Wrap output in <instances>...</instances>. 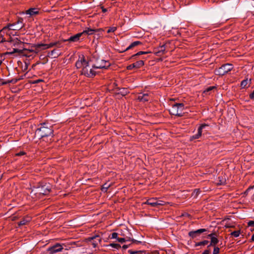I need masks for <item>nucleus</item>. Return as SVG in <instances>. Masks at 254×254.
I'll return each mask as SVG.
<instances>
[{
	"label": "nucleus",
	"mask_w": 254,
	"mask_h": 254,
	"mask_svg": "<svg viewBox=\"0 0 254 254\" xmlns=\"http://www.w3.org/2000/svg\"><path fill=\"white\" fill-rule=\"evenodd\" d=\"M110 66V63L107 61L103 59L97 60L96 63L94 65V67L95 68H107Z\"/></svg>",
	"instance_id": "nucleus-6"
},
{
	"label": "nucleus",
	"mask_w": 254,
	"mask_h": 254,
	"mask_svg": "<svg viewBox=\"0 0 254 254\" xmlns=\"http://www.w3.org/2000/svg\"><path fill=\"white\" fill-rule=\"evenodd\" d=\"M91 239L92 240V245L94 248L96 247L98 244L101 241V239L98 236L92 237Z\"/></svg>",
	"instance_id": "nucleus-15"
},
{
	"label": "nucleus",
	"mask_w": 254,
	"mask_h": 254,
	"mask_svg": "<svg viewBox=\"0 0 254 254\" xmlns=\"http://www.w3.org/2000/svg\"><path fill=\"white\" fill-rule=\"evenodd\" d=\"M206 126L205 125H202L200 126L198 129L197 133L192 136V138L197 139L200 137L202 134V129Z\"/></svg>",
	"instance_id": "nucleus-16"
},
{
	"label": "nucleus",
	"mask_w": 254,
	"mask_h": 254,
	"mask_svg": "<svg viewBox=\"0 0 254 254\" xmlns=\"http://www.w3.org/2000/svg\"><path fill=\"white\" fill-rule=\"evenodd\" d=\"M145 203L151 205V206H156V198H152L146 201Z\"/></svg>",
	"instance_id": "nucleus-22"
},
{
	"label": "nucleus",
	"mask_w": 254,
	"mask_h": 254,
	"mask_svg": "<svg viewBox=\"0 0 254 254\" xmlns=\"http://www.w3.org/2000/svg\"><path fill=\"white\" fill-rule=\"evenodd\" d=\"M8 25L9 29L12 30H18L23 27L24 24L23 23V20L22 19H19L16 23L8 24Z\"/></svg>",
	"instance_id": "nucleus-9"
},
{
	"label": "nucleus",
	"mask_w": 254,
	"mask_h": 254,
	"mask_svg": "<svg viewBox=\"0 0 254 254\" xmlns=\"http://www.w3.org/2000/svg\"><path fill=\"white\" fill-rule=\"evenodd\" d=\"M250 81H251V80H248V79H246V80H243L241 82V84L242 87L245 88L248 85L249 86V85L250 84Z\"/></svg>",
	"instance_id": "nucleus-24"
},
{
	"label": "nucleus",
	"mask_w": 254,
	"mask_h": 254,
	"mask_svg": "<svg viewBox=\"0 0 254 254\" xmlns=\"http://www.w3.org/2000/svg\"><path fill=\"white\" fill-rule=\"evenodd\" d=\"M119 235V233H113L112 234L111 238L112 239H116L118 240V238H119L118 236Z\"/></svg>",
	"instance_id": "nucleus-35"
},
{
	"label": "nucleus",
	"mask_w": 254,
	"mask_h": 254,
	"mask_svg": "<svg viewBox=\"0 0 254 254\" xmlns=\"http://www.w3.org/2000/svg\"><path fill=\"white\" fill-rule=\"evenodd\" d=\"M165 49H166V48H165V45H163L158 48V51L156 52V53L157 54H160V53L164 54L165 53Z\"/></svg>",
	"instance_id": "nucleus-26"
},
{
	"label": "nucleus",
	"mask_w": 254,
	"mask_h": 254,
	"mask_svg": "<svg viewBox=\"0 0 254 254\" xmlns=\"http://www.w3.org/2000/svg\"><path fill=\"white\" fill-rule=\"evenodd\" d=\"M144 65V62L142 60L136 62L133 64H130L127 66V69L128 70L131 69L133 68H139Z\"/></svg>",
	"instance_id": "nucleus-11"
},
{
	"label": "nucleus",
	"mask_w": 254,
	"mask_h": 254,
	"mask_svg": "<svg viewBox=\"0 0 254 254\" xmlns=\"http://www.w3.org/2000/svg\"><path fill=\"white\" fill-rule=\"evenodd\" d=\"M9 27L8 25L4 27L0 31V41L1 42H3L6 41L5 39L4 38V35H10Z\"/></svg>",
	"instance_id": "nucleus-10"
},
{
	"label": "nucleus",
	"mask_w": 254,
	"mask_h": 254,
	"mask_svg": "<svg viewBox=\"0 0 254 254\" xmlns=\"http://www.w3.org/2000/svg\"><path fill=\"white\" fill-rule=\"evenodd\" d=\"M86 68V70H87V72H88V74H84L85 75L87 76H88V77H91V76H93L94 75H95V71H94V69L95 68L94 67V66H92V67H91L89 64L88 65V68Z\"/></svg>",
	"instance_id": "nucleus-14"
},
{
	"label": "nucleus",
	"mask_w": 254,
	"mask_h": 254,
	"mask_svg": "<svg viewBox=\"0 0 254 254\" xmlns=\"http://www.w3.org/2000/svg\"><path fill=\"white\" fill-rule=\"evenodd\" d=\"M128 248L127 246V245H124L123 246V248L124 249H126Z\"/></svg>",
	"instance_id": "nucleus-47"
},
{
	"label": "nucleus",
	"mask_w": 254,
	"mask_h": 254,
	"mask_svg": "<svg viewBox=\"0 0 254 254\" xmlns=\"http://www.w3.org/2000/svg\"><path fill=\"white\" fill-rule=\"evenodd\" d=\"M138 100L141 102H145L149 100L147 94L140 93L138 96Z\"/></svg>",
	"instance_id": "nucleus-18"
},
{
	"label": "nucleus",
	"mask_w": 254,
	"mask_h": 254,
	"mask_svg": "<svg viewBox=\"0 0 254 254\" xmlns=\"http://www.w3.org/2000/svg\"><path fill=\"white\" fill-rule=\"evenodd\" d=\"M250 96L251 99H254V91L250 95Z\"/></svg>",
	"instance_id": "nucleus-44"
},
{
	"label": "nucleus",
	"mask_w": 254,
	"mask_h": 254,
	"mask_svg": "<svg viewBox=\"0 0 254 254\" xmlns=\"http://www.w3.org/2000/svg\"><path fill=\"white\" fill-rule=\"evenodd\" d=\"M14 53L22 54V50L18 49H13L11 52H8V54L11 55Z\"/></svg>",
	"instance_id": "nucleus-27"
},
{
	"label": "nucleus",
	"mask_w": 254,
	"mask_h": 254,
	"mask_svg": "<svg viewBox=\"0 0 254 254\" xmlns=\"http://www.w3.org/2000/svg\"><path fill=\"white\" fill-rule=\"evenodd\" d=\"M51 189V185L49 184H46L33 189L30 192V195L33 199H36L40 198L43 195L48 194L50 192Z\"/></svg>",
	"instance_id": "nucleus-1"
},
{
	"label": "nucleus",
	"mask_w": 254,
	"mask_h": 254,
	"mask_svg": "<svg viewBox=\"0 0 254 254\" xmlns=\"http://www.w3.org/2000/svg\"><path fill=\"white\" fill-rule=\"evenodd\" d=\"M38 10L35 8H31L26 11L25 13L30 16H33L38 13Z\"/></svg>",
	"instance_id": "nucleus-17"
},
{
	"label": "nucleus",
	"mask_w": 254,
	"mask_h": 254,
	"mask_svg": "<svg viewBox=\"0 0 254 254\" xmlns=\"http://www.w3.org/2000/svg\"><path fill=\"white\" fill-rule=\"evenodd\" d=\"M107 247H111L112 248H114L116 249H119L120 248H121V246L119 244H110L109 245H107Z\"/></svg>",
	"instance_id": "nucleus-30"
},
{
	"label": "nucleus",
	"mask_w": 254,
	"mask_h": 254,
	"mask_svg": "<svg viewBox=\"0 0 254 254\" xmlns=\"http://www.w3.org/2000/svg\"><path fill=\"white\" fill-rule=\"evenodd\" d=\"M52 133L53 130L52 128L42 126L36 130L35 134L38 138H41L50 135Z\"/></svg>",
	"instance_id": "nucleus-3"
},
{
	"label": "nucleus",
	"mask_w": 254,
	"mask_h": 254,
	"mask_svg": "<svg viewBox=\"0 0 254 254\" xmlns=\"http://www.w3.org/2000/svg\"><path fill=\"white\" fill-rule=\"evenodd\" d=\"M207 243H208V241H203V242H200V243L198 244V245H204L207 244Z\"/></svg>",
	"instance_id": "nucleus-42"
},
{
	"label": "nucleus",
	"mask_w": 254,
	"mask_h": 254,
	"mask_svg": "<svg viewBox=\"0 0 254 254\" xmlns=\"http://www.w3.org/2000/svg\"><path fill=\"white\" fill-rule=\"evenodd\" d=\"M62 246L59 244L56 245L49 249L50 253L54 254L59 252H61L63 250Z\"/></svg>",
	"instance_id": "nucleus-12"
},
{
	"label": "nucleus",
	"mask_w": 254,
	"mask_h": 254,
	"mask_svg": "<svg viewBox=\"0 0 254 254\" xmlns=\"http://www.w3.org/2000/svg\"><path fill=\"white\" fill-rule=\"evenodd\" d=\"M139 252H140L139 251H131V250L128 251V253L130 254H136L139 253Z\"/></svg>",
	"instance_id": "nucleus-40"
},
{
	"label": "nucleus",
	"mask_w": 254,
	"mask_h": 254,
	"mask_svg": "<svg viewBox=\"0 0 254 254\" xmlns=\"http://www.w3.org/2000/svg\"><path fill=\"white\" fill-rule=\"evenodd\" d=\"M249 226H252L254 227V221H251L248 222Z\"/></svg>",
	"instance_id": "nucleus-41"
},
{
	"label": "nucleus",
	"mask_w": 254,
	"mask_h": 254,
	"mask_svg": "<svg viewBox=\"0 0 254 254\" xmlns=\"http://www.w3.org/2000/svg\"><path fill=\"white\" fill-rule=\"evenodd\" d=\"M251 240L252 241H254V235H253L251 238Z\"/></svg>",
	"instance_id": "nucleus-49"
},
{
	"label": "nucleus",
	"mask_w": 254,
	"mask_h": 254,
	"mask_svg": "<svg viewBox=\"0 0 254 254\" xmlns=\"http://www.w3.org/2000/svg\"><path fill=\"white\" fill-rule=\"evenodd\" d=\"M119 242H120L121 243H124L125 242H128V241H130V240L127 239H126L124 237H121V238H118V240H117Z\"/></svg>",
	"instance_id": "nucleus-32"
},
{
	"label": "nucleus",
	"mask_w": 254,
	"mask_h": 254,
	"mask_svg": "<svg viewBox=\"0 0 254 254\" xmlns=\"http://www.w3.org/2000/svg\"><path fill=\"white\" fill-rule=\"evenodd\" d=\"M128 93V90L125 88H122L120 90L119 93L121 94L122 96L126 95Z\"/></svg>",
	"instance_id": "nucleus-29"
},
{
	"label": "nucleus",
	"mask_w": 254,
	"mask_h": 254,
	"mask_svg": "<svg viewBox=\"0 0 254 254\" xmlns=\"http://www.w3.org/2000/svg\"><path fill=\"white\" fill-rule=\"evenodd\" d=\"M31 220V218L29 217L25 218L19 222V225L21 226L27 224Z\"/></svg>",
	"instance_id": "nucleus-23"
},
{
	"label": "nucleus",
	"mask_w": 254,
	"mask_h": 254,
	"mask_svg": "<svg viewBox=\"0 0 254 254\" xmlns=\"http://www.w3.org/2000/svg\"><path fill=\"white\" fill-rule=\"evenodd\" d=\"M102 11L104 12H105L107 11L106 9H105V8H104L103 7L102 8Z\"/></svg>",
	"instance_id": "nucleus-48"
},
{
	"label": "nucleus",
	"mask_w": 254,
	"mask_h": 254,
	"mask_svg": "<svg viewBox=\"0 0 254 254\" xmlns=\"http://www.w3.org/2000/svg\"><path fill=\"white\" fill-rule=\"evenodd\" d=\"M156 206L159 205H163L165 204V202L161 200L156 198Z\"/></svg>",
	"instance_id": "nucleus-31"
},
{
	"label": "nucleus",
	"mask_w": 254,
	"mask_h": 254,
	"mask_svg": "<svg viewBox=\"0 0 254 254\" xmlns=\"http://www.w3.org/2000/svg\"><path fill=\"white\" fill-rule=\"evenodd\" d=\"M209 252L208 250L205 251L202 254H209Z\"/></svg>",
	"instance_id": "nucleus-45"
},
{
	"label": "nucleus",
	"mask_w": 254,
	"mask_h": 254,
	"mask_svg": "<svg viewBox=\"0 0 254 254\" xmlns=\"http://www.w3.org/2000/svg\"><path fill=\"white\" fill-rule=\"evenodd\" d=\"M140 44V42L139 41H135L133 43H132L125 50V51H126L131 48H132V47H134L137 45H138V44Z\"/></svg>",
	"instance_id": "nucleus-25"
},
{
	"label": "nucleus",
	"mask_w": 254,
	"mask_h": 254,
	"mask_svg": "<svg viewBox=\"0 0 254 254\" xmlns=\"http://www.w3.org/2000/svg\"><path fill=\"white\" fill-rule=\"evenodd\" d=\"M61 54L58 50H54L49 53V56L53 58L58 57Z\"/></svg>",
	"instance_id": "nucleus-20"
},
{
	"label": "nucleus",
	"mask_w": 254,
	"mask_h": 254,
	"mask_svg": "<svg viewBox=\"0 0 254 254\" xmlns=\"http://www.w3.org/2000/svg\"><path fill=\"white\" fill-rule=\"evenodd\" d=\"M208 237H209L211 238V245H215L216 244L218 243V240L217 238L214 236V235L212 234H210L208 235Z\"/></svg>",
	"instance_id": "nucleus-21"
},
{
	"label": "nucleus",
	"mask_w": 254,
	"mask_h": 254,
	"mask_svg": "<svg viewBox=\"0 0 254 254\" xmlns=\"http://www.w3.org/2000/svg\"><path fill=\"white\" fill-rule=\"evenodd\" d=\"M82 35V33H79L75 34L74 36H71L68 39V41L70 42H76L79 40L80 37Z\"/></svg>",
	"instance_id": "nucleus-19"
},
{
	"label": "nucleus",
	"mask_w": 254,
	"mask_h": 254,
	"mask_svg": "<svg viewBox=\"0 0 254 254\" xmlns=\"http://www.w3.org/2000/svg\"><path fill=\"white\" fill-rule=\"evenodd\" d=\"M57 44V42H52L50 44H37L35 45L34 47L37 51L46 50L54 47Z\"/></svg>",
	"instance_id": "nucleus-8"
},
{
	"label": "nucleus",
	"mask_w": 254,
	"mask_h": 254,
	"mask_svg": "<svg viewBox=\"0 0 254 254\" xmlns=\"http://www.w3.org/2000/svg\"><path fill=\"white\" fill-rule=\"evenodd\" d=\"M240 234V231H234V232H232L231 233V235L233 236L234 237H238L239 236Z\"/></svg>",
	"instance_id": "nucleus-33"
},
{
	"label": "nucleus",
	"mask_w": 254,
	"mask_h": 254,
	"mask_svg": "<svg viewBox=\"0 0 254 254\" xmlns=\"http://www.w3.org/2000/svg\"><path fill=\"white\" fill-rule=\"evenodd\" d=\"M95 30H93V29H90V28H88L87 29L84 30L83 32H82V34L83 33H86L88 35H91L92 34L93 32Z\"/></svg>",
	"instance_id": "nucleus-28"
},
{
	"label": "nucleus",
	"mask_w": 254,
	"mask_h": 254,
	"mask_svg": "<svg viewBox=\"0 0 254 254\" xmlns=\"http://www.w3.org/2000/svg\"><path fill=\"white\" fill-rule=\"evenodd\" d=\"M116 29H117V28L116 27H111L107 30V33H109L111 32H113L115 31H116Z\"/></svg>",
	"instance_id": "nucleus-36"
},
{
	"label": "nucleus",
	"mask_w": 254,
	"mask_h": 254,
	"mask_svg": "<svg viewBox=\"0 0 254 254\" xmlns=\"http://www.w3.org/2000/svg\"><path fill=\"white\" fill-rule=\"evenodd\" d=\"M149 53V52H142V51H140V52H138L136 54L134 55L133 56V57H135V56H139V55H142V54H147V53Z\"/></svg>",
	"instance_id": "nucleus-37"
},
{
	"label": "nucleus",
	"mask_w": 254,
	"mask_h": 254,
	"mask_svg": "<svg viewBox=\"0 0 254 254\" xmlns=\"http://www.w3.org/2000/svg\"><path fill=\"white\" fill-rule=\"evenodd\" d=\"M119 235L126 239H127L133 243L136 242L137 241L131 238L132 235L127 228H123L119 231Z\"/></svg>",
	"instance_id": "nucleus-7"
},
{
	"label": "nucleus",
	"mask_w": 254,
	"mask_h": 254,
	"mask_svg": "<svg viewBox=\"0 0 254 254\" xmlns=\"http://www.w3.org/2000/svg\"><path fill=\"white\" fill-rule=\"evenodd\" d=\"M205 231H206V230L205 229H198V230H197L196 231L190 232L189 233V235L192 238H194L198 234H200L201 233H203V232H204Z\"/></svg>",
	"instance_id": "nucleus-13"
},
{
	"label": "nucleus",
	"mask_w": 254,
	"mask_h": 254,
	"mask_svg": "<svg viewBox=\"0 0 254 254\" xmlns=\"http://www.w3.org/2000/svg\"><path fill=\"white\" fill-rule=\"evenodd\" d=\"M88 60L85 58L84 56L83 55H79L75 65L77 68L80 69L82 74H88L86 68H88Z\"/></svg>",
	"instance_id": "nucleus-2"
},
{
	"label": "nucleus",
	"mask_w": 254,
	"mask_h": 254,
	"mask_svg": "<svg viewBox=\"0 0 254 254\" xmlns=\"http://www.w3.org/2000/svg\"><path fill=\"white\" fill-rule=\"evenodd\" d=\"M24 154V152H20L17 154V155H22Z\"/></svg>",
	"instance_id": "nucleus-46"
},
{
	"label": "nucleus",
	"mask_w": 254,
	"mask_h": 254,
	"mask_svg": "<svg viewBox=\"0 0 254 254\" xmlns=\"http://www.w3.org/2000/svg\"><path fill=\"white\" fill-rule=\"evenodd\" d=\"M225 182H226L225 180L223 179L222 180H220V183H219L218 184H219V185H222V184H225Z\"/></svg>",
	"instance_id": "nucleus-43"
},
{
	"label": "nucleus",
	"mask_w": 254,
	"mask_h": 254,
	"mask_svg": "<svg viewBox=\"0 0 254 254\" xmlns=\"http://www.w3.org/2000/svg\"><path fill=\"white\" fill-rule=\"evenodd\" d=\"M233 66L231 64H226L216 70L215 73L218 75H223L232 69Z\"/></svg>",
	"instance_id": "nucleus-5"
},
{
	"label": "nucleus",
	"mask_w": 254,
	"mask_h": 254,
	"mask_svg": "<svg viewBox=\"0 0 254 254\" xmlns=\"http://www.w3.org/2000/svg\"><path fill=\"white\" fill-rule=\"evenodd\" d=\"M215 87L214 86H210L208 88H207L206 90L204 91V93H208L209 91H211V90L213 89Z\"/></svg>",
	"instance_id": "nucleus-38"
},
{
	"label": "nucleus",
	"mask_w": 254,
	"mask_h": 254,
	"mask_svg": "<svg viewBox=\"0 0 254 254\" xmlns=\"http://www.w3.org/2000/svg\"><path fill=\"white\" fill-rule=\"evenodd\" d=\"M219 252V249L218 248H214L213 252V254H217Z\"/></svg>",
	"instance_id": "nucleus-39"
},
{
	"label": "nucleus",
	"mask_w": 254,
	"mask_h": 254,
	"mask_svg": "<svg viewBox=\"0 0 254 254\" xmlns=\"http://www.w3.org/2000/svg\"><path fill=\"white\" fill-rule=\"evenodd\" d=\"M109 187L110 185L108 184L107 183L105 184L103 186L102 190L103 191H106Z\"/></svg>",
	"instance_id": "nucleus-34"
},
{
	"label": "nucleus",
	"mask_w": 254,
	"mask_h": 254,
	"mask_svg": "<svg viewBox=\"0 0 254 254\" xmlns=\"http://www.w3.org/2000/svg\"><path fill=\"white\" fill-rule=\"evenodd\" d=\"M184 109V106L183 104H176L171 107L169 112L173 115L181 116L183 115Z\"/></svg>",
	"instance_id": "nucleus-4"
}]
</instances>
